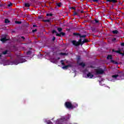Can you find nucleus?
Wrapping results in <instances>:
<instances>
[{
  "label": "nucleus",
  "instance_id": "f257e3e1",
  "mask_svg": "<svg viewBox=\"0 0 124 124\" xmlns=\"http://www.w3.org/2000/svg\"><path fill=\"white\" fill-rule=\"evenodd\" d=\"M26 62L25 59L22 57L17 56V58H16L15 60L12 61L11 62L12 64H15L16 65H17V64H19V63H23V62Z\"/></svg>",
  "mask_w": 124,
  "mask_h": 124
},
{
  "label": "nucleus",
  "instance_id": "f03ea898",
  "mask_svg": "<svg viewBox=\"0 0 124 124\" xmlns=\"http://www.w3.org/2000/svg\"><path fill=\"white\" fill-rule=\"evenodd\" d=\"M73 35H74V36H77V38L79 37V38H86V37L87 36V35H82L80 33L77 32H74Z\"/></svg>",
  "mask_w": 124,
  "mask_h": 124
},
{
  "label": "nucleus",
  "instance_id": "7ed1b4c3",
  "mask_svg": "<svg viewBox=\"0 0 124 124\" xmlns=\"http://www.w3.org/2000/svg\"><path fill=\"white\" fill-rule=\"evenodd\" d=\"M64 106L66 107V108H67V109H72V103H71V102H66L64 104Z\"/></svg>",
  "mask_w": 124,
  "mask_h": 124
},
{
  "label": "nucleus",
  "instance_id": "20e7f679",
  "mask_svg": "<svg viewBox=\"0 0 124 124\" xmlns=\"http://www.w3.org/2000/svg\"><path fill=\"white\" fill-rule=\"evenodd\" d=\"M112 78H114L115 79H117L118 77H120V78H121V80L122 79H124L123 77H124V74H122V75H113L112 76Z\"/></svg>",
  "mask_w": 124,
  "mask_h": 124
},
{
  "label": "nucleus",
  "instance_id": "39448f33",
  "mask_svg": "<svg viewBox=\"0 0 124 124\" xmlns=\"http://www.w3.org/2000/svg\"><path fill=\"white\" fill-rule=\"evenodd\" d=\"M96 73L98 75L103 74V73H104V71L102 69H98L96 70Z\"/></svg>",
  "mask_w": 124,
  "mask_h": 124
},
{
  "label": "nucleus",
  "instance_id": "423d86ee",
  "mask_svg": "<svg viewBox=\"0 0 124 124\" xmlns=\"http://www.w3.org/2000/svg\"><path fill=\"white\" fill-rule=\"evenodd\" d=\"M72 44L73 45H74V46H79V45H81V43H79L75 40L72 41Z\"/></svg>",
  "mask_w": 124,
  "mask_h": 124
},
{
  "label": "nucleus",
  "instance_id": "0eeeda50",
  "mask_svg": "<svg viewBox=\"0 0 124 124\" xmlns=\"http://www.w3.org/2000/svg\"><path fill=\"white\" fill-rule=\"evenodd\" d=\"M68 67H72V65L68 64L66 66H64L62 67V69H68Z\"/></svg>",
  "mask_w": 124,
  "mask_h": 124
},
{
  "label": "nucleus",
  "instance_id": "6e6552de",
  "mask_svg": "<svg viewBox=\"0 0 124 124\" xmlns=\"http://www.w3.org/2000/svg\"><path fill=\"white\" fill-rule=\"evenodd\" d=\"M62 36H64V35H65V33H64L63 32H61L60 33H57V34H56V36H59V37H61V36H62Z\"/></svg>",
  "mask_w": 124,
  "mask_h": 124
},
{
  "label": "nucleus",
  "instance_id": "1a4fd4ad",
  "mask_svg": "<svg viewBox=\"0 0 124 124\" xmlns=\"http://www.w3.org/2000/svg\"><path fill=\"white\" fill-rule=\"evenodd\" d=\"M78 107V104H76V103H74V104H72V109H74L75 108H77Z\"/></svg>",
  "mask_w": 124,
  "mask_h": 124
},
{
  "label": "nucleus",
  "instance_id": "9d476101",
  "mask_svg": "<svg viewBox=\"0 0 124 124\" xmlns=\"http://www.w3.org/2000/svg\"><path fill=\"white\" fill-rule=\"evenodd\" d=\"M107 2H112V3H116L118 2V0H106Z\"/></svg>",
  "mask_w": 124,
  "mask_h": 124
},
{
  "label": "nucleus",
  "instance_id": "9b49d317",
  "mask_svg": "<svg viewBox=\"0 0 124 124\" xmlns=\"http://www.w3.org/2000/svg\"><path fill=\"white\" fill-rule=\"evenodd\" d=\"M88 42H90L88 39H84V40L82 41V43H80L81 46L84 44V43H88Z\"/></svg>",
  "mask_w": 124,
  "mask_h": 124
},
{
  "label": "nucleus",
  "instance_id": "f8f14e48",
  "mask_svg": "<svg viewBox=\"0 0 124 124\" xmlns=\"http://www.w3.org/2000/svg\"><path fill=\"white\" fill-rule=\"evenodd\" d=\"M87 77H88V78H90V79H92V78H93V75L91 73H88L87 74Z\"/></svg>",
  "mask_w": 124,
  "mask_h": 124
},
{
  "label": "nucleus",
  "instance_id": "ddd939ff",
  "mask_svg": "<svg viewBox=\"0 0 124 124\" xmlns=\"http://www.w3.org/2000/svg\"><path fill=\"white\" fill-rule=\"evenodd\" d=\"M7 40H8V39L6 38V37H4L1 39V41H2V42H6V41H7Z\"/></svg>",
  "mask_w": 124,
  "mask_h": 124
},
{
  "label": "nucleus",
  "instance_id": "4468645a",
  "mask_svg": "<svg viewBox=\"0 0 124 124\" xmlns=\"http://www.w3.org/2000/svg\"><path fill=\"white\" fill-rule=\"evenodd\" d=\"M112 59H113V56H112L111 55H108V56L107 57V60H112Z\"/></svg>",
  "mask_w": 124,
  "mask_h": 124
},
{
  "label": "nucleus",
  "instance_id": "2eb2a0df",
  "mask_svg": "<svg viewBox=\"0 0 124 124\" xmlns=\"http://www.w3.org/2000/svg\"><path fill=\"white\" fill-rule=\"evenodd\" d=\"M24 5L25 7H30V6H31V4L29 3H24Z\"/></svg>",
  "mask_w": 124,
  "mask_h": 124
},
{
  "label": "nucleus",
  "instance_id": "dca6fc26",
  "mask_svg": "<svg viewBox=\"0 0 124 124\" xmlns=\"http://www.w3.org/2000/svg\"><path fill=\"white\" fill-rule=\"evenodd\" d=\"M112 33H113V34H118V33H119V31H118V30H113L112 31Z\"/></svg>",
  "mask_w": 124,
  "mask_h": 124
},
{
  "label": "nucleus",
  "instance_id": "f3484780",
  "mask_svg": "<svg viewBox=\"0 0 124 124\" xmlns=\"http://www.w3.org/2000/svg\"><path fill=\"white\" fill-rule=\"evenodd\" d=\"M79 65H80V66H82V67H85V66H86V64H85V63L82 62L79 63Z\"/></svg>",
  "mask_w": 124,
  "mask_h": 124
},
{
  "label": "nucleus",
  "instance_id": "a211bd4d",
  "mask_svg": "<svg viewBox=\"0 0 124 124\" xmlns=\"http://www.w3.org/2000/svg\"><path fill=\"white\" fill-rule=\"evenodd\" d=\"M110 62L113 63L114 64H119V63L118 62L113 60H110Z\"/></svg>",
  "mask_w": 124,
  "mask_h": 124
},
{
  "label": "nucleus",
  "instance_id": "6ab92c4d",
  "mask_svg": "<svg viewBox=\"0 0 124 124\" xmlns=\"http://www.w3.org/2000/svg\"><path fill=\"white\" fill-rule=\"evenodd\" d=\"M2 54H3V55H6V54H8V50H6L4 51H3Z\"/></svg>",
  "mask_w": 124,
  "mask_h": 124
},
{
  "label": "nucleus",
  "instance_id": "aec40b11",
  "mask_svg": "<svg viewBox=\"0 0 124 124\" xmlns=\"http://www.w3.org/2000/svg\"><path fill=\"white\" fill-rule=\"evenodd\" d=\"M56 5H57L58 7H61V6H62V3L61 2L56 3Z\"/></svg>",
  "mask_w": 124,
  "mask_h": 124
},
{
  "label": "nucleus",
  "instance_id": "412c9836",
  "mask_svg": "<svg viewBox=\"0 0 124 124\" xmlns=\"http://www.w3.org/2000/svg\"><path fill=\"white\" fill-rule=\"evenodd\" d=\"M59 55H61L62 56H66L67 54L66 53H63V52H61Z\"/></svg>",
  "mask_w": 124,
  "mask_h": 124
},
{
  "label": "nucleus",
  "instance_id": "4be33fe9",
  "mask_svg": "<svg viewBox=\"0 0 124 124\" xmlns=\"http://www.w3.org/2000/svg\"><path fill=\"white\" fill-rule=\"evenodd\" d=\"M5 24H8V23H10V21H9V19H5Z\"/></svg>",
  "mask_w": 124,
  "mask_h": 124
},
{
  "label": "nucleus",
  "instance_id": "5701e85b",
  "mask_svg": "<svg viewBox=\"0 0 124 124\" xmlns=\"http://www.w3.org/2000/svg\"><path fill=\"white\" fill-rule=\"evenodd\" d=\"M43 22H45V23H49L50 19L44 20Z\"/></svg>",
  "mask_w": 124,
  "mask_h": 124
},
{
  "label": "nucleus",
  "instance_id": "b1692460",
  "mask_svg": "<svg viewBox=\"0 0 124 124\" xmlns=\"http://www.w3.org/2000/svg\"><path fill=\"white\" fill-rule=\"evenodd\" d=\"M57 31H58L59 32H61V31H62V28H58L57 29Z\"/></svg>",
  "mask_w": 124,
  "mask_h": 124
},
{
  "label": "nucleus",
  "instance_id": "393cba45",
  "mask_svg": "<svg viewBox=\"0 0 124 124\" xmlns=\"http://www.w3.org/2000/svg\"><path fill=\"white\" fill-rule=\"evenodd\" d=\"M111 41L112 42H117V38H114L111 40Z\"/></svg>",
  "mask_w": 124,
  "mask_h": 124
},
{
  "label": "nucleus",
  "instance_id": "a878e982",
  "mask_svg": "<svg viewBox=\"0 0 124 124\" xmlns=\"http://www.w3.org/2000/svg\"><path fill=\"white\" fill-rule=\"evenodd\" d=\"M115 53H118V54H120V55H121L122 52H121V50L119 49L118 50H116L115 51Z\"/></svg>",
  "mask_w": 124,
  "mask_h": 124
},
{
  "label": "nucleus",
  "instance_id": "bb28decb",
  "mask_svg": "<svg viewBox=\"0 0 124 124\" xmlns=\"http://www.w3.org/2000/svg\"><path fill=\"white\" fill-rule=\"evenodd\" d=\"M46 16L51 17V16H53V14L52 13L47 14Z\"/></svg>",
  "mask_w": 124,
  "mask_h": 124
},
{
  "label": "nucleus",
  "instance_id": "cd10ccee",
  "mask_svg": "<svg viewBox=\"0 0 124 124\" xmlns=\"http://www.w3.org/2000/svg\"><path fill=\"white\" fill-rule=\"evenodd\" d=\"M16 24H18V25H20L21 24H22V21H15Z\"/></svg>",
  "mask_w": 124,
  "mask_h": 124
},
{
  "label": "nucleus",
  "instance_id": "c85d7f7f",
  "mask_svg": "<svg viewBox=\"0 0 124 124\" xmlns=\"http://www.w3.org/2000/svg\"><path fill=\"white\" fill-rule=\"evenodd\" d=\"M12 5H13V4L12 2H10L7 5V6H8V7H10V6H12Z\"/></svg>",
  "mask_w": 124,
  "mask_h": 124
},
{
  "label": "nucleus",
  "instance_id": "c756f323",
  "mask_svg": "<svg viewBox=\"0 0 124 124\" xmlns=\"http://www.w3.org/2000/svg\"><path fill=\"white\" fill-rule=\"evenodd\" d=\"M78 15V13L77 12H74V14H73V16H76Z\"/></svg>",
  "mask_w": 124,
  "mask_h": 124
},
{
  "label": "nucleus",
  "instance_id": "7c9ffc66",
  "mask_svg": "<svg viewBox=\"0 0 124 124\" xmlns=\"http://www.w3.org/2000/svg\"><path fill=\"white\" fill-rule=\"evenodd\" d=\"M61 63L62 65L65 66V64H64V62H63V60H61Z\"/></svg>",
  "mask_w": 124,
  "mask_h": 124
},
{
  "label": "nucleus",
  "instance_id": "2f4dec72",
  "mask_svg": "<svg viewBox=\"0 0 124 124\" xmlns=\"http://www.w3.org/2000/svg\"><path fill=\"white\" fill-rule=\"evenodd\" d=\"M78 42V43H82L83 42V41H82V38H80Z\"/></svg>",
  "mask_w": 124,
  "mask_h": 124
},
{
  "label": "nucleus",
  "instance_id": "473e14b6",
  "mask_svg": "<svg viewBox=\"0 0 124 124\" xmlns=\"http://www.w3.org/2000/svg\"><path fill=\"white\" fill-rule=\"evenodd\" d=\"M52 33H56V34H57V33H58V32H57V31L55 30H53L52 31Z\"/></svg>",
  "mask_w": 124,
  "mask_h": 124
},
{
  "label": "nucleus",
  "instance_id": "72a5a7b5",
  "mask_svg": "<svg viewBox=\"0 0 124 124\" xmlns=\"http://www.w3.org/2000/svg\"><path fill=\"white\" fill-rule=\"evenodd\" d=\"M70 9H73L74 10H76V8L74 7H71L69 8Z\"/></svg>",
  "mask_w": 124,
  "mask_h": 124
},
{
  "label": "nucleus",
  "instance_id": "f704fd0d",
  "mask_svg": "<svg viewBox=\"0 0 124 124\" xmlns=\"http://www.w3.org/2000/svg\"><path fill=\"white\" fill-rule=\"evenodd\" d=\"M94 21H95V23L96 24H97L98 23H99V20H98L94 19Z\"/></svg>",
  "mask_w": 124,
  "mask_h": 124
},
{
  "label": "nucleus",
  "instance_id": "c9c22d12",
  "mask_svg": "<svg viewBox=\"0 0 124 124\" xmlns=\"http://www.w3.org/2000/svg\"><path fill=\"white\" fill-rule=\"evenodd\" d=\"M31 51H29L27 52V55H31Z\"/></svg>",
  "mask_w": 124,
  "mask_h": 124
},
{
  "label": "nucleus",
  "instance_id": "e433bc0d",
  "mask_svg": "<svg viewBox=\"0 0 124 124\" xmlns=\"http://www.w3.org/2000/svg\"><path fill=\"white\" fill-rule=\"evenodd\" d=\"M35 31H37V29L33 30L32 31V32H35Z\"/></svg>",
  "mask_w": 124,
  "mask_h": 124
},
{
  "label": "nucleus",
  "instance_id": "4c0bfd02",
  "mask_svg": "<svg viewBox=\"0 0 124 124\" xmlns=\"http://www.w3.org/2000/svg\"><path fill=\"white\" fill-rule=\"evenodd\" d=\"M120 45L121 46H122V47L124 46V43H120Z\"/></svg>",
  "mask_w": 124,
  "mask_h": 124
},
{
  "label": "nucleus",
  "instance_id": "58836bf2",
  "mask_svg": "<svg viewBox=\"0 0 124 124\" xmlns=\"http://www.w3.org/2000/svg\"><path fill=\"white\" fill-rule=\"evenodd\" d=\"M53 63H58V61L55 60V61L53 62Z\"/></svg>",
  "mask_w": 124,
  "mask_h": 124
},
{
  "label": "nucleus",
  "instance_id": "ea45409f",
  "mask_svg": "<svg viewBox=\"0 0 124 124\" xmlns=\"http://www.w3.org/2000/svg\"><path fill=\"white\" fill-rule=\"evenodd\" d=\"M55 40H56V37H53V38H52V41H55Z\"/></svg>",
  "mask_w": 124,
  "mask_h": 124
},
{
  "label": "nucleus",
  "instance_id": "a19ab883",
  "mask_svg": "<svg viewBox=\"0 0 124 124\" xmlns=\"http://www.w3.org/2000/svg\"><path fill=\"white\" fill-rule=\"evenodd\" d=\"M121 55H122V57H124V50L123 51V53H121Z\"/></svg>",
  "mask_w": 124,
  "mask_h": 124
},
{
  "label": "nucleus",
  "instance_id": "79ce46f5",
  "mask_svg": "<svg viewBox=\"0 0 124 124\" xmlns=\"http://www.w3.org/2000/svg\"><path fill=\"white\" fill-rule=\"evenodd\" d=\"M1 5H2V6L4 7V6H5V5H6V3L1 4Z\"/></svg>",
  "mask_w": 124,
  "mask_h": 124
},
{
  "label": "nucleus",
  "instance_id": "37998d69",
  "mask_svg": "<svg viewBox=\"0 0 124 124\" xmlns=\"http://www.w3.org/2000/svg\"><path fill=\"white\" fill-rule=\"evenodd\" d=\"M21 39H23V40H25L26 38L24 36H21Z\"/></svg>",
  "mask_w": 124,
  "mask_h": 124
},
{
  "label": "nucleus",
  "instance_id": "c03bdc74",
  "mask_svg": "<svg viewBox=\"0 0 124 124\" xmlns=\"http://www.w3.org/2000/svg\"><path fill=\"white\" fill-rule=\"evenodd\" d=\"M93 2H97V1H98V0H93Z\"/></svg>",
  "mask_w": 124,
  "mask_h": 124
},
{
  "label": "nucleus",
  "instance_id": "a18cd8bd",
  "mask_svg": "<svg viewBox=\"0 0 124 124\" xmlns=\"http://www.w3.org/2000/svg\"><path fill=\"white\" fill-rule=\"evenodd\" d=\"M37 27L36 25H33V28H35Z\"/></svg>",
  "mask_w": 124,
  "mask_h": 124
},
{
  "label": "nucleus",
  "instance_id": "49530a36",
  "mask_svg": "<svg viewBox=\"0 0 124 124\" xmlns=\"http://www.w3.org/2000/svg\"><path fill=\"white\" fill-rule=\"evenodd\" d=\"M116 50H115V49H112V52H114V53H116Z\"/></svg>",
  "mask_w": 124,
  "mask_h": 124
},
{
  "label": "nucleus",
  "instance_id": "de8ad7c7",
  "mask_svg": "<svg viewBox=\"0 0 124 124\" xmlns=\"http://www.w3.org/2000/svg\"><path fill=\"white\" fill-rule=\"evenodd\" d=\"M80 13H81V14L84 13V11H80Z\"/></svg>",
  "mask_w": 124,
  "mask_h": 124
},
{
  "label": "nucleus",
  "instance_id": "09e8293b",
  "mask_svg": "<svg viewBox=\"0 0 124 124\" xmlns=\"http://www.w3.org/2000/svg\"><path fill=\"white\" fill-rule=\"evenodd\" d=\"M0 7H2V6L1 4H0Z\"/></svg>",
  "mask_w": 124,
  "mask_h": 124
},
{
  "label": "nucleus",
  "instance_id": "8fccbe9b",
  "mask_svg": "<svg viewBox=\"0 0 124 124\" xmlns=\"http://www.w3.org/2000/svg\"><path fill=\"white\" fill-rule=\"evenodd\" d=\"M39 19H41V17L38 16Z\"/></svg>",
  "mask_w": 124,
  "mask_h": 124
},
{
  "label": "nucleus",
  "instance_id": "3c124183",
  "mask_svg": "<svg viewBox=\"0 0 124 124\" xmlns=\"http://www.w3.org/2000/svg\"><path fill=\"white\" fill-rule=\"evenodd\" d=\"M79 60H80V58H78V61H79Z\"/></svg>",
  "mask_w": 124,
  "mask_h": 124
},
{
  "label": "nucleus",
  "instance_id": "603ef678",
  "mask_svg": "<svg viewBox=\"0 0 124 124\" xmlns=\"http://www.w3.org/2000/svg\"><path fill=\"white\" fill-rule=\"evenodd\" d=\"M78 11H80V10H78Z\"/></svg>",
  "mask_w": 124,
  "mask_h": 124
},
{
  "label": "nucleus",
  "instance_id": "864d4df0",
  "mask_svg": "<svg viewBox=\"0 0 124 124\" xmlns=\"http://www.w3.org/2000/svg\"><path fill=\"white\" fill-rule=\"evenodd\" d=\"M75 1H76V0H74Z\"/></svg>",
  "mask_w": 124,
  "mask_h": 124
}]
</instances>
